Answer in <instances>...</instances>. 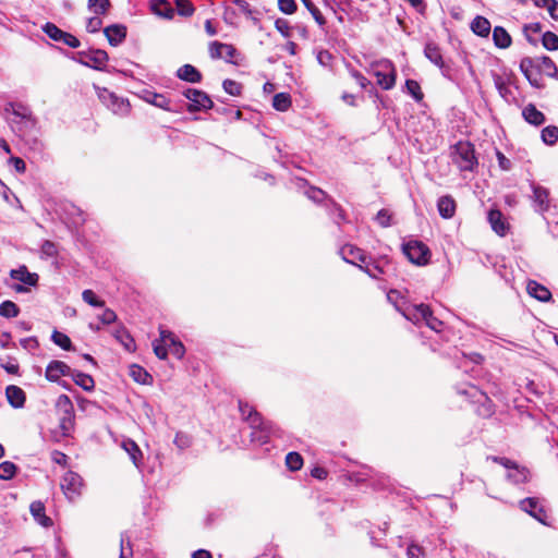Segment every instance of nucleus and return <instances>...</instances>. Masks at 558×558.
<instances>
[{
	"label": "nucleus",
	"instance_id": "f257e3e1",
	"mask_svg": "<svg viewBox=\"0 0 558 558\" xmlns=\"http://www.w3.org/2000/svg\"><path fill=\"white\" fill-rule=\"evenodd\" d=\"M239 410L242 418L246 421L253 429L251 436L253 441L260 445L267 444L271 436H281V430L272 422L266 421L262 415L248 403L239 400Z\"/></svg>",
	"mask_w": 558,
	"mask_h": 558
},
{
	"label": "nucleus",
	"instance_id": "f03ea898",
	"mask_svg": "<svg viewBox=\"0 0 558 558\" xmlns=\"http://www.w3.org/2000/svg\"><path fill=\"white\" fill-rule=\"evenodd\" d=\"M453 161L461 171H473L477 166L473 144L470 142H458L454 145Z\"/></svg>",
	"mask_w": 558,
	"mask_h": 558
},
{
	"label": "nucleus",
	"instance_id": "7ed1b4c3",
	"mask_svg": "<svg viewBox=\"0 0 558 558\" xmlns=\"http://www.w3.org/2000/svg\"><path fill=\"white\" fill-rule=\"evenodd\" d=\"M97 94L100 101L111 110L112 113L120 117H125L130 113L131 106L128 99L119 97L107 88H98Z\"/></svg>",
	"mask_w": 558,
	"mask_h": 558
},
{
	"label": "nucleus",
	"instance_id": "20e7f679",
	"mask_svg": "<svg viewBox=\"0 0 558 558\" xmlns=\"http://www.w3.org/2000/svg\"><path fill=\"white\" fill-rule=\"evenodd\" d=\"M402 251L409 260L415 265L424 266L429 262L430 251L427 245L412 240L402 245Z\"/></svg>",
	"mask_w": 558,
	"mask_h": 558
},
{
	"label": "nucleus",
	"instance_id": "39448f33",
	"mask_svg": "<svg viewBox=\"0 0 558 558\" xmlns=\"http://www.w3.org/2000/svg\"><path fill=\"white\" fill-rule=\"evenodd\" d=\"M374 75L377 78V84L385 90L391 89L396 84V69L388 60L380 61L375 65Z\"/></svg>",
	"mask_w": 558,
	"mask_h": 558
},
{
	"label": "nucleus",
	"instance_id": "423d86ee",
	"mask_svg": "<svg viewBox=\"0 0 558 558\" xmlns=\"http://www.w3.org/2000/svg\"><path fill=\"white\" fill-rule=\"evenodd\" d=\"M10 277L21 282L12 286V289L17 293H24L28 291L24 284L35 287L38 282V275L35 272H29L25 265L20 266L17 269H12L10 271Z\"/></svg>",
	"mask_w": 558,
	"mask_h": 558
},
{
	"label": "nucleus",
	"instance_id": "0eeeda50",
	"mask_svg": "<svg viewBox=\"0 0 558 558\" xmlns=\"http://www.w3.org/2000/svg\"><path fill=\"white\" fill-rule=\"evenodd\" d=\"M458 392L470 397L473 402L481 403L480 415L490 416L494 413L492 401L476 386L469 385L465 389H459Z\"/></svg>",
	"mask_w": 558,
	"mask_h": 558
},
{
	"label": "nucleus",
	"instance_id": "6e6552de",
	"mask_svg": "<svg viewBox=\"0 0 558 558\" xmlns=\"http://www.w3.org/2000/svg\"><path fill=\"white\" fill-rule=\"evenodd\" d=\"M78 62L85 66L102 71L109 59L108 53L101 49H90L88 51H80Z\"/></svg>",
	"mask_w": 558,
	"mask_h": 558
},
{
	"label": "nucleus",
	"instance_id": "1a4fd4ad",
	"mask_svg": "<svg viewBox=\"0 0 558 558\" xmlns=\"http://www.w3.org/2000/svg\"><path fill=\"white\" fill-rule=\"evenodd\" d=\"M186 99L190 100L187 105V109L190 111H201L211 109L214 107V102L210 97L203 90L195 88H186L183 92Z\"/></svg>",
	"mask_w": 558,
	"mask_h": 558
},
{
	"label": "nucleus",
	"instance_id": "9d476101",
	"mask_svg": "<svg viewBox=\"0 0 558 558\" xmlns=\"http://www.w3.org/2000/svg\"><path fill=\"white\" fill-rule=\"evenodd\" d=\"M82 487L83 480L77 473L68 471L63 475L61 488L69 500H75L81 495Z\"/></svg>",
	"mask_w": 558,
	"mask_h": 558
},
{
	"label": "nucleus",
	"instance_id": "9b49d317",
	"mask_svg": "<svg viewBox=\"0 0 558 558\" xmlns=\"http://www.w3.org/2000/svg\"><path fill=\"white\" fill-rule=\"evenodd\" d=\"M14 126L13 130L27 143L33 146H38L39 141L35 134H33L37 129V119L34 117L33 125L27 123V118L22 120H13Z\"/></svg>",
	"mask_w": 558,
	"mask_h": 558
},
{
	"label": "nucleus",
	"instance_id": "f8f14e48",
	"mask_svg": "<svg viewBox=\"0 0 558 558\" xmlns=\"http://www.w3.org/2000/svg\"><path fill=\"white\" fill-rule=\"evenodd\" d=\"M424 56L434 63L439 70L441 71V74L445 77L450 78V66L446 64V62L442 59L441 50L439 46L435 43H427L424 48Z\"/></svg>",
	"mask_w": 558,
	"mask_h": 558
},
{
	"label": "nucleus",
	"instance_id": "ddd939ff",
	"mask_svg": "<svg viewBox=\"0 0 558 558\" xmlns=\"http://www.w3.org/2000/svg\"><path fill=\"white\" fill-rule=\"evenodd\" d=\"M531 187H532V192H533L532 199L534 203L535 211H537L539 214H544V213L548 211L549 204H550L549 191L546 187L535 184V183H532Z\"/></svg>",
	"mask_w": 558,
	"mask_h": 558
},
{
	"label": "nucleus",
	"instance_id": "4468645a",
	"mask_svg": "<svg viewBox=\"0 0 558 558\" xmlns=\"http://www.w3.org/2000/svg\"><path fill=\"white\" fill-rule=\"evenodd\" d=\"M208 50L211 59H225L228 62H232V58L236 53V49L232 45L220 41H211Z\"/></svg>",
	"mask_w": 558,
	"mask_h": 558
},
{
	"label": "nucleus",
	"instance_id": "2eb2a0df",
	"mask_svg": "<svg viewBox=\"0 0 558 558\" xmlns=\"http://www.w3.org/2000/svg\"><path fill=\"white\" fill-rule=\"evenodd\" d=\"M398 311L409 320L414 324L424 322L426 313H428V305L425 304H404V307H398Z\"/></svg>",
	"mask_w": 558,
	"mask_h": 558
},
{
	"label": "nucleus",
	"instance_id": "dca6fc26",
	"mask_svg": "<svg viewBox=\"0 0 558 558\" xmlns=\"http://www.w3.org/2000/svg\"><path fill=\"white\" fill-rule=\"evenodd\" d=\"M520 508L536 519L538 522L546 524L547 513L538 504L536 498H525L521 500Z\"/></svg>",
	"mask_w": 558,
	"mask_h": 558
},
{
	"label": "nucleus",
	"instance_id": "f3484780",
	"mask_svg": "<svg viewBox=\"0 0 558 558\" xmlns=\"http://www.w3.org/2000/svg\"><path fill=\"white\" fill-rule=\"evenodd\" d=\"M73 369L62 361H51L46 368V378L50 381H58L61 376L72 375Z\"/></svg>",
	"mask_w": 558,
	"mask_h": 558
},
{
	"label": "nucleus",
	"instance_id": "a211bd4d",
	"mask_svg": "<svg viewBox=\"0 0 558 558\" xmlns=\"http://www.w3.org/2000/svg\"><path fill=\"white\" fill-rule=\"evenodd\" d=\"M389 262L384 259L373 260L367 258L366 264L359 265V268L374 279H379L381 275L387 274Z\"/></svg>",
	"mask_w": 558,
	"mask_h": 558
},
{
	"label": "nucleus",
	"instance_id": "6ab92c4d",
	"mask_svg": "<svg viewBox=\"0 0 558 558\" xmlns=\"http://www.w3.org/2000/svg\"><path fill=\"white\" fill-rule=\"evenodd\" d=\"M340 254L342 255L344 262L355 265L357 267L359 265L366 264V260L368 258V256H366L361 248L355 247L353 245H344L340 250Z\"/></svg>",
	"mask_w": 558,
	"mask_h": 558
},
{
	"label": "nucleus",
	"instance_id": "aec40b11",
	"mask_svg": "<svg viewBox=\"0 0 558 558\" xmlns=\"http://www.w3.org/2000/svg\"><path fill=\"white\" fill-rule=\"evenodd\" d=\"M488 221L492 229L500 236H505L509 231V223L505 220L504 215L498 209H490L488 211Z\"/></svg>",
	"mask_w": 558,
	"mask_h": 558
},
{
	"label": "nucleus",
	"instance_id": "412c9836",
	"mask_svg": "<svg viewBox=\"0 0 558 558\" xmlns=\"http://www.w3.org/2000/svg\"><path fill=\"white\" fill-rule=\"evenodd\" d=\"M149 10L160 19L172 20L174 16V9L167 0H150Z\"/></svg>",
	"mask_w": 558,
	"mask_h": 558
},
{
	"label": "nucleus",
	"instance_id": "4be33fe9",
	"mask_svg": "<svg viewBox=\"0 0 558 558\" xmlns=\"http://www.w3.org/2000/svg\"><path fill=\"white\" fill-rule=\"evenodd\" d=\"M536 59H532L530 57H525L520 62V70L526 77V80L531 83V85L538 87V71L535 70Z\"/></svg>",
	"mask_w": 558,
	"mask_h": 558
},
{
	"label": "nucleus",
	"instance_id": "5701e85b",
	"mask_svg": "<svg viewBox=\"0 0 558 558\" xmlns=\"http://www.w3.org/2000/svg\"><path fill=\"white\" fill-rule=\"evenodd\" d=\"M109 44L113 47L120 45L126 37V27L120 24L107 26L104 29Z\"/></svg>",
	"mask_w": 558,
	"mask_h": 558
},
{
	"label": "nucleus",
	"instance_id": "b1692460",
	"mask_svg": "<svg viewBox=\"0 0 558 558\" xmlns=\"http://www.w3.org/2000/svg\"><path fill=\"white\" fill-rule=\"evenodd\" d=\"M7 112H12V114L15 117L14 120H22L24 118H27V123L33 125L34 123V116L32 110L23 105L22 102H10L5 107Z\"/></svg>",
	"mask_w": 558,
	"mask_h": 558
},
{
	"label": "nucleus",
	"instance_id": "393cba45",
	"mask_svg": "<svg viewBox=\"0 0 558 558\" xmlns=\"http://www.w3.org/2000/svg\"><path fill=\"white\" fill-rule=\"evenodd\" d=\"M526 290L532 298L541 302H549L553 298L551 292L545 286L535 280H530L527 282Z\"/></svg>",
	"mask_w": 558,
	"mask_h": 558
},
{
	"label": "nucleus",
	"instance_id": "a878e982",
	"mask_svg": "<svg viewBox=\"0 0 558 558\" xmlns=\"http://www.w3.org/2000/svg\"><path fill=\"white\" fill-rule=\"evenodd\" d=\"M8 402L15 409L23 408L26 400L24 390L15 385H10L5 389Z\"/></svg>",
	"mask_w": 558,
	"mask_h": 558
},
{
	"label": "nucleus",
	"instance_id": "bb28decb",
	"mask_svg": "<svg viewBox=\"0 0 558 558\" xmlns=\"http://www.w3.org/2000/svg\"><path fill=\"white\" fill-rule=\"evenodd\" d=\"M163 342L169 345H174V336L172 335L171 331L161 330L160 340H155L153 343L154 352L160 360L167 357V349Z\"/></svg>",
	"mask_w": 558,
	"mask_h": 558
},
{
	"label": "nucleus",
	"instance_id": "cd10ccee",
	"mask_svg": "<svg viewBox=\"0 0 558 558\" xmlns=\"http://www.w3.org/2000/svg\"><path fill=\"white\" fill-rule=\"evenodd\" d=\"M177 77L187 83H199L203 78L202 73L192 64H184L177 70Z\"/></svg>",
	"mask_w": 558,
	"mask_h": 558
},
{
	"label": "nucleus",
	"instance_id": "c85d7f7f",
	"mask_svg": "<svg viewBox=\"0 0 558 558\" xmlns=\"http://www.w3.org/2000/svg\"><path fill=\"white\" fill-rule=\"evenodd\" d=\"M524 120L535 126L542 125L545 122V116L533 104H529L522 110Z\"/></svg>",
	"mask_w": 558,
	"mask_h": 558
},
{
	"label": "nucleus",
	"instance_id": "c756f323",
	"mask_svg": "<svg viewBox=\"0 0 558 558\" xmlns=\"http://www.w3.org/2000/svg\"><path fill=\"white\" fill-rule=\"evenodd\" d=\"M437 209L442 218L449 219L456 213V202L450 195L441 196L437 202Z\"/></svg>",
	"mask_w": 558,
	"mask_h": 558
},
{
	"label": "nucleus",
	"instance_id": "7c9ffc66",
	"mask_svg": "<svg viewBox=\"0 0 558 558\" xmlns=\"http://www.w3.org/2000/svg\"><path fill=\"white\" fill-rule=\"evenodd\" d=\"M144 100L165 110H170L171 99L162 94L150 90H144Z\"/></svg>",
	"mask_w": 558,
	"mask_h": 558
},
{
	"label": "nucleus",
	"instance_id": "2f4dec72",
	"mask_svg": "<svg viewBox=\"0 0 558 558\" xmlns=\"http://www.w3.org/2000/svg\"><path fill=\"white\" fill-rule=\"evenodd\" d=\"M31 513L40 525L45 527L52 525V520L45 514V506L41 501L31 504Z\"/></svg>",
	"mask_w": 558,
	"mask_h": 558
},
{
	"label": "nucleus",
	"instance_id": "473e14b6",
	"mask_svg": "<svg viewBox=\"0 0 558 558\" xmlns=\"http://www.w3.org/2000/svg\"><path fill=\"white\" fill-rule=\"evenodd\" d=\"M73 381L80 386L82 389H84L85 391H93L94 388H95V380L94 378L88 375V374H85L83 372H80V371H76V369H73L72 372V375H71Z\"/></svg>",
	"mask_w": 558,
	"mask_h": 558
},
{
	"label": "nucleus",
	"instance_id": "72a5a7b5",
	"mask_svg": "<svg viewBox=\"0 0 558 558\" xmlns=\"http://www.w3.org/2000/svg\"><path fill=\"white\" fill-rule=\"evenodd\" d=\"M535 63L537 71H543L549 77H555L558 73L555 62L547 56L536 58Z\"/></svg>",
	"mask_w": 558,
	"mask_h": 558
},
{
	"label": "nucleus",
	"instance_id": "f704fd0d",
	"mask_svg": "<svg viewBox=\"0 0 558 558\" xmlns=\"http://www.w3.org/2000/svg\"><path fill=\"white\" fill-rule=\"evenodd\" d=\"M471 29L474 34L486 37L490 33V23L484 16H476L471 23Z\"/></svg>",
	"mask_w": 558,
	"mask_h": 558
},
{
	"label": "nucleus",
	"instance_id": "c9c22d12",
	"mask_svg": "<svg viewBox=\"0 0 558 558\" xmlns=\"http://www.w3.org/2000/svg\"><path fill=\"white\" fill-rule=\"evenodd\" d=\"M493 39H494L495 45L501 49L508 48L511 45L510 35L501 26H496L493 29Z\"/></svg>",
	"mask_w": 558,
	"mask_h": 558
},
{
	"label": "nucleus",
	"instance_id": "e433bc0d",
	"mask_svg": "<svg viewBox=\"0 0 558 558\" xmlns=\"http://www.w3.org/2000/svg\"><path fill=\"white\" fill-rule=\"evenodd\" d=\"M113 336L128 351L135 350V341L124 327L117 329Z\"/></svg>",
	"mask_w": 558,
	"mask_h": 558
},
{
	"label": "nucleus",
	"instance_id": "4c0bfd02",
	"mask_svg": "<svg viewBox=\"0 0 558 558\" xmlns=\"http://www.w3.org/2000/svg\"><path fill=\"white\" fill-rule=\"evenodd\" d=\"M123 448L125 449V451L129 453L132 462L138 466V464L141 463L142 461V451L141 449L138 448V446L135 444V441L131 440V439H128L125 441H123Z\"/></svg>",
	"mask_w": 558,
	"mask_h": 558
},
{
	"label": "nucleus",
	"instance_id": "58836bf2",
	"mask_svg": "<svg viewBox=\"0 0 558 558\" xmlns=\"http://www.w3.org/2000/svg\"><path fill=\"white\" fill-rule=\"evenodd\" d=\"M291 104V96L288 93H278L272 98V107L281 112L287 111Z\"/></svg>",
	"mask_w": 558,
	"mask_h": 558
},
{
	"label": "nucleus",
	"instance_id": "ea45409f",
	"mask_svg": "<svg viewBox=\"0 0 558 558\" xmlns=\"http://www.w3.org/2000/svg\"><path fill=\"white\" fill-rule=\"evenodd\" d=\"M327 208H328L329 215L333 219L335 223H337L338 226H340V223L345 220V213H344L343 208L338 203H336L333 199H329V203L327 204Z\"/></svg>",
	"mask_w": 558,
	"mask_h": 558
},
{
	"label": "nucleus",
	"instance_id": "a19ab883",
	"mask_svg": "<svg viewBox=\"0 0 558 558\" xmlns=\"http://www.w3.org/2000/svg\"><path fill=\"white\" fill-rule=\"evenodd\" d=\"M507 477L514 484L524 483L527 481L529 471L525 468H519L518 464L509 470Z\"/></svg>",
	"mask_w": 558,
	"mask_h": 558
},
{
	"label": "nucleus",
	"instance_id": "79ce46f5",
	"mask_svg": "<svg viewBox=\"0 0 558 558\" xmlns=\"http://www.w3.org/2000/svg\"><path fill=\"white\" fill-rule=\"evenodd\" d=\"M130 376L140 384H147L151 376L140 365H131L130 367Z\"/></svg>",
	"mask_w": 558,
	"mask_h": 558
},
{
	"label": "nucleus",
	"instance_id": "37998d69",
	"mask_svg": "<svg viewBox=\"0 0 558 558\" xmlns=\"http://www.w3.org/2000/svg\"><path fill=\"white\" fill-rule=\"evenodd\" d=\"M51 340L53 341L54 344L62 348L63 350H73L71 339L63 332L54 330L51 335Z\"/></svg>",
	"mask_w": 558,
	"mask_h": 558
},
{
	"label": "nucleus",
	"instance_id": "c03bdc74",
	"mask_svg": "<svg viewBox=\"0 0 558 558\" xmlns=\"http://www.w3.org/2000/svg\"><path fill=\"white\" fill-rule=\"evenodd\" d=\"M20 313L19 306L12 301H4L0 304V316L5 318L16 317Z\"/></svg>",
	"mask_w": 558,
	"mask_h": 558
},
{
	"label": "nucleus",
	"instance_id": "a18cd8bd",
	"mask_svg": "<svg viewBox=\"0 0 558 558\" xmlns=\"http://www.w3.org/2000/svg\"><path fill=\"white\" fill-rule=\"evenodd\" d=\"M405 89L409 95H411L415 101H421L424 97V94L421 89L418 82L415 80H407L405 81Z\"/></svg>",
	"mask_w": 558,
	"mask_h": 558
},
{
	"label": "nucleus",
	"instance_id": "49530a36",
	"mask_svg": "<svg viewBox=\"0 0 558 558\" xmlns=\"http://www.w3.org/2000/svg\"><path fill=\"white\" fill-rule=\"evenodd\" d=\"M194 12L195 7L190 0H177V15L190 17Z\"/></svg>",
	"mask_w": 558,
	"mask_h": 558
},
{
	"label": "nucleus",
	"instance_id": "de8ad7c7",
	"mask_svg": "<svg viewBox=\"0 0 558 558\" xmlns=\"http://www.w3.org/2000/svg\"><path fill=\"white\" fill-rule=\"evenodd\" d=\"M110 7V0H88V9L97 15L106 14Z\"/></svg>",
	"mask_w": 558,
	"mask_h": 558
},
{
	"label": "nucleus",
	"instance_id": "09e8293b",
	"mask_svg": "<svg viewBox=\"0 0 558 558\" xmlns=\"http://www.w3.org/2000/svg\"><path fill=\"white\" fill-rule=\"evenodd\" d=\"M542 140L547 145H554L558 141V128L548 125L542 130Z\"/></svg>",
	"mask_w": 558,
	"mask_h": 558
},
{
	"label": "nucleus",
	"instance_id": "8fccbe9b",
	"mask_svg": "<svg viewBox=\"0 0 558 558\" xmlns=\"http://www.w3.org/2000/svg\"><path fill=\"white\" fill-rule=\"evenodd\" d=\"M286 464L291 471H299L303 465V458L298 452H289L286 457Z\"/></svg>",
	"mask_w": 558,
	"mask_h": 558
},
{
	"label": "nucleus",
	"instance_id": "3c124183",
	"mask_svg": "<svg viewBox=\"0 0 558 558\" xmlns=\"http://www.w3.org/2000/svg\"><path fill=\"white\" fill-rule=\"evenodd\" d=\"M303 4L305 8L311 12L312 16L314 17L315 22L320 26H325L326 20L319 9L313 3L312 0H303Z\"/></svg>",
	"mask_w": 558,
	"mask_h": 558
},
{
	"label": "nucleus",
	"instance_id": "603ef678",
	"mask_svg": "<svg viewBox=\"0 0 558 558\" xmlns=\"http://www.w3.org/2000/svg\"><path fill=\"white\" fill-rule=\"evenodd\" d=\"M43 31L49 38L54 41H61L62 37L64 36V32L50 22L44 25Z\"/></svg>",
	"mask_w": 558,
	"mask_h": 558
},
{
	"label": "nucleus",
	"instance_id": "864d4df0",
	"mask_svg": "<svg viewBox=\"0 0 558 558\" xmlns=\"http://www.w3.org/2000/svg\"><path fill=\"white\" fill-rule=\"evenodd\" d=\"M542 44L547 50H558V36L553 32H545L542 37Z\"/></svg>",
	"mask_w": 558,
	"mask_h": 558
},
{
	"label": "nucleus",
	"instance_id": "5fc2aeb1",
	"mask_svg": "<svg viewBox=\"0 0 558 558\" xmlns=\"http://www.w3.org/2000/svg\"><path fill=\"white\" fill-rule=\"evenodd\" d=\"M82 299L84 302H86L88 305L93 307H104L105 301L97 298L96 293L90 290L86 289L82 292Z\"/></svg>",
	"mask_w": 558,
	"mask_h": 558
},
{
	"label": "nucleus",
	"instance_id": "6e6d98bb",
	"mask_svg": "<svg viewBox=\"0 0 558 558\" xmlns=\"http://www.w3.org/2000/svg\"><path fill=\"white\" fill-rule=\"evenodd\" d=\"M120 557L119 558H131L133 555L132 545L130 542V536L125 533L121 534L120 541Z\"/></svg>",
	"mask_w": 558,
	"mask_h": 558
},
{
	"label": "nucleus",
	"instance_id": "4d7b16f0",
	"mask_svg": "<svg viewBox=\"0 0 558 558\" xmlns=\"http://www.w3.org/2000/svg\"><path fill=\"white\" fill-rule=\"evenodd\" d=\"M16 472V465L11 461H4L0 464V478L11 480Z\"/></svg>",
	"mask_w": 558,
	"mask_h": 558
},
{
	"label": "nucleus",
	"instance_id": "13d9d810",
	"mask_svg": "<svg viewBox=\"0 0 558 558\" xmlns=\"http://www.w3.org/2000/svg\"><path fill=\"white\" fill-rule=\"evenodd\" d=\"M222 87L225 92L231 96H239L242 90L241 84L230 78L223 81Z\"/></svg>",
	"mask_w": 558,
	"mask_h": 558
},
{
	"label": "nucleus",
	"instance_id": "bf43d9fd",
	"mask_svg": "<svg viewBox=\"0 0 558 558\" xmlns=\"http://www.w3.org/2000/svg\"><path fill=\"white\" fill-rule=\"evenodd\" d=\"M40 253L45 257H54L58 255L57 244L52 241L46 240L40 246Z\"/></svg>",
	"mask_w": 558,
	"mask_h": 558
},
{
	"label": "nucleus",
	"instance_id": "052dcab7",
	"mask_svg": "<svg viewBox=\"0 0 558 558\" xmlns=\"http://www.w3.org/2000/svg\"><path fill=\"white\" fill-rule=\"evenodd\" d=\"M424 323L433 330L439 332L442 328V322L436 318L430 308L428 307V313H426V316L424 318Z\"/></svg>",
	"mask_w": 558,
	"mask_h": 558
},
{
	"label": "nucleus",
	"instance_id": "680f3d73",
	"mask_svg": "<svg viewBox=\"0 0 558 558\" xmlns=\"http://www.w3.org/2000/svg\"><path fill=\"white\" fill-rule=\"evenodd\" d=\"M306 195L310 199H312L315 203H322L324 199L328 197L327 194L318 187H310L306 191Z\"/></svg>",
	"mask_w": 558,
	"mask_h": 558
},
{
	"label": "nucleus",
	"instance_id": "e2e57ef3",
	"mask_svg": "<svg viewBox=\"0 0 558 558\" xmlns=\"http://www.w3.org/2000/svg\"><path fill=\"white\" fill-rule=\"evenodd\" d=\"M376 221L377 223L383 227V228H387L391 225V214L389 213L388 209H380L377 215H376Z\"/></svg>",
	"mask_w": 558,
	"mask_h": 558
},
{
	"label": "nucleus",
	"instance_id": "0e129e2a",
	"mask_svg": "<svg viewBox=\"0 0 558 558\" xmlns=\"http://www.w3.org/2000/svg\"><path fill=\"white\" fill-rule=\"evenodd\" d=\"M523 32L525 34L526 40L533 45L536 44V41L530 36V32L532 33H541L542 32V24L541 23H532L524 25Z\"/></svg>",
	"mask_w": 558,
	"mask_h": 558
},
{
	"label": "nucleus",
	"instance_id": "69168bd1",
	"mask_svg": "<svg viewBox=\"0 0 558 558\" xmlns=\"http://www.w3.org/2000/svg\"><path fill=\"white\" fill-rule=\"evenodd\" d=\"M279 10L284 14H292L296 10L294 0H278Z\"/></svg>",
	"mask_w": 558,
	"mask_h": 558
},
{
	"label": "nucleus",
	"instance_id": "338daca9",
	"mask_svg": "<svg viewBox=\"0 0 558 558\" xmlns=\"http://www.w3.org/2000/svg\"><path fill=\"white\" fill-rule=\"evenodd\" d=\"M117 314L111 308H105L104 312L98 316V319L102 325H110L117 320Z\"/></svg>",
	"mask_w": 558,
	"mask_h": 558
},
{
	"label": "nucleus",
	"instance_id": "774afa93",
	"mask_svg": "<svg viewBox=\"0 0 558 558\" xmlns=\"http://www.w3.org/2000/svg\"><path fill=\"white\" fill-rule=\"evenodd\" d=\"M102 26V20L99 16H93L87 20L86 31L88 33H97Z\"/></svg>",
	"mask_w": 558,
	"mask_h": 558
}]
</instances>
